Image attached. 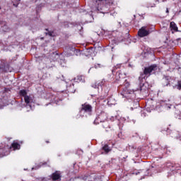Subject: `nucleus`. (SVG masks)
Instances as JSON below:
<instances>
[{"label":"nucleus","mask_w":181,"mask_h":181,"mask_svg":"<svg viewBox=\"0 0 181 181\" xmlns=\"http://www.w3.org/2000/svg\"><path fill=\"white\" fill-rule=\"evenodd\" d=\"M150 32L146 30V27H142L138 32L139 36L140 37H144V36H148L149 35Z\"/></svg>","instance_id":"f257e3e1"},{"label":"nucleus","mask_w":181,"mask_h":181,"mask_svg":"<svg viewBox=\"0 0 181 181\" xmlns=\"http://www.w3.org/2000/svg\"><path fill=\"white\" fill-rule=\"evenodd\" d=\"M157 67L158 66L156 65H151V66H149L148 68H145L144 74H149L152 73V71L156 70Z\"/></svg>","instance_id":"f03ea898"},{"label":"nucleus","mask_w":181,"mask_h":181,"mask_svg":"<svg viewBox=\"0 0 181 181\" xmlns=\"http://www.w3.org/2000/svg\"><path fill=\"white\" fill-rule=\"evenodd\" d=\"M170 28L172 31L177 32V26L176 25V23H175V22H171L170 23Z\"/></svg>","instance_id":"7ed1b4c3"},{"label":"nucleus","mask_w":181,"mask_h":181,"mask_svg":"<svg viewBox=\"0 0 181 181\" xmlns=\"http://www.w3.org/2000/svg\"><path fill=\"white\" fill-rule=\"evenodd\" d=\"M82 110H84L86 112H91L92 107L91 105L85 104L83 105Z\"/></svg>","instance_id":"20e7f679"},{"label":"nucleus","mask_w":181,"mask_h":181,"mask_svg":"<svg viewBox=\"0 0 181 181\" xmlns=\"http://www.w3.org/2000/svg\"><path fill=\"white\" fill-rule=\"evenodd\" d=\"M11 148H13V151H16V149H21V145H19V144H18L16 142H13L11 144Z\"/></svg>","instance_id":"39448f33"},{"label":"nucleus","mask_w":181,"mask_h":181,"mask_svg":"<svg viewBox=\"0 0 181 181\" xmlns=\"http://www.w3.org/2000/svg\"><path fill=\"white\" fill-rule=\"evenodd\" d=\"M59 179H60V174L57 173H54V174H52L53 180H59Z\"/></svg>","instance_id":"423d86ee"},{"label":"nucleus","mask_w":181,"mask_h":181,"mask_svg":"<svg viewBox=\"0 0 181 181\" xmlns=\"http://www.w3.org/2000/svg\"><path fill=\"white\" fill-rule=\"evenodd\" d=\"M25 103H26V104H29L31 101H32V99H30V98L29 96H25Z\"/></svg>","instance_id":"0eeeda50"},{"label":"nucleus","mask_w":181,"mask_h":181,"mask_svg":"<svg viewBox=\"0 0 181 181\" xmlns=\"http://www.w3.org/2000/svg\"><path fill=\"white\" fill-rule=\"evenodd\" d=\"M20 94H21V95H23V97H26V94H27L26 90H21V91H20Z\"/></svg>","instance_id":"6e6552de"},{"label":"nucleus","mask_w":181,"mask_h":181,"mask_svg":"<svg viewBox=\"0 0 181 181\" xmlns=\"http://www.w3.org/2000/svg\"><path fill=\"white\" fill-rule=\"evenodd\" d=\"M103 150L105 151V152H110V148H108V146H105L103 147Z\"/></svg>","instance_id":"1a4fd4ad"},{"label":"nucleus","mask_w":181,"mask_h":181,"mask_svg":"<svg viewBox=\"0 0 181 181\" xmlns=\"http://www.w3.org/2000/svg\"><path fill=\"white\" fill-rule=\"evenodd\" d=\"M177 88L178 90H181V82H180V84H178V85L177 86Z\"/></svg>","instance_id":"9d476101"},{"label":"nucleus","mask_w":181,"mask_h":181,"mask_svg":"<svg viewBox=\"0 0 181 181\" xmlns=\"http://www.w3.org/2000/svg\"><path fill=\"white\" fill-rule=\"evenodd\" d=\"M167 13H169V10L167 9Z\"/></svg>","instance_id":"9b49d317"}]
</instances>
